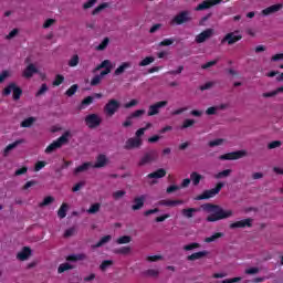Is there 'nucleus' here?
<instances>
[{"mask_svg": "<svg viewBox=\"0 0 283 283\" xmlns=\"http://www.w3.org/2000/svg\"><path fill=\"white\" fill-rule=\"evenodd\" d=\"M94 103V97L93 96H87L85 97L80 105V109H85V107L92 105Z\"/></svg>", "mask_w": 283, "mask_h": 283, "instance_id": "33", "label": "nucleus"}, {"mask_svg": "<svg viewBox=\"0 0 283 283\" xmlns=\"http://www.w3.org/2000/svg\"><path fill=\"white\" fill-rule=\"evenodd\" d=\"M30 255H32V249L24 247L22 249V251L17 254V258L21 262H25V260H28V258H30Z\"/></svg>", "mask_w": 283, "mask_h": 283, "instance_id": "21", "label": "nucleus"}, {"mask_svg": "<svg viewBox=\"0 0 283 283\" xmlns=\"http://www.w3.org/2000/svg\"><path fill=\"white\" fill-rule=\"evenodd\" d=\"M70 138V130L65 132L62 136H60L56 140L51 143L45 148V154H52V151H56V149H61L65 143H67Z\"/></svg>", "mask_w": 283, "mask_h": 283, "instance_id": "2", "label": "nucleus"}, {"mask_svg": "<svg viewBox=\"0 0 283 283\" xmlns=\"http://www.w3.org/2000/svg\"><path fill=\"white\" fill-rule=\"evenodd\" d=\"M48 84H42L40 90L35 93L36 98H39V96H43V94H45V92H48Z\"/></svg>", "mask_w": 283, "mask_h": 283, "instance_id": "51", "label": "nucleus"}, {"mask_svg": "<svg viewBox=\"0 0 283 283\" xmlns=\"http://www.w3.org/2000/svg\"><path fill=\"white\" fill-rule=\"evenodd\" d=\"M202 178H205V177L196 171H192L190 174V181L192 182L193 187H198L200 185V180H202Z\"/></svg>", "mask_w": 283, "mask_h": 283, "instance_id": "28", "label": "nucleus"}, {"mask_svg": "<svg viewBox=\"0 0 283 283\" xmlns=\"http://www.w3.org/2000/svg\"><path fill=\"white\" fill-rule=\"evenodd\" d=\"M156 59L154 56H146L144 60L139 62V67H147V65H151Z\"/></svg>", "mask_w": 283, "mask_h": 283, "instance_id": "36", "label": "nucleus"}, {"mask_svg": "<svg viewBox=\"0 0 283 283\" xmlns=\"http://www.w3.org/2000/svg\"><path fill=\"white\" fill-rule=\"evenodd\" d=\"M244 156H247V150H237L221 155L219 160H240V158H244Z\"/></svg>", "mask_w": 283, "mask_h": 283, "instance_id": "10", "label": "nucleus"}, {"mask_svg": "<svg viewBox=\"0 0 283 283\" xmlns=\"http://www.w3.org/2000/svg\"><path fill=\"white\" fill-rule=\"evenodd\" d=\"M165 176H167V170H165V168H159L156 171L148 174L147 178L149 180L151 179L157 180L158 178H165Z\"/></svg>", "mask_w": 283, "mask_h": 283, "instance_id": "20", "label": "nucleus"}, {"mask_svg": "<svg viewBox=\"0 0 283 283\" xmlns=\"http://www.w3.org/2000/svg\"><path fill=\"white\" fill-rule=\"evenodd\" d=\"M52 202H54V197L52 196H48L43 199L42 202L39 203V207L40 208H43V207H48V205H52Z\"/></svg>", "mask_w": 283, "mask_h": 283, "instance_id": "40", "label": "nucleus"}, {"mask_svg": "<svg viewBox=\"0 0 283 283\" xmlns=\"http://www.w3.org/2000/svg\"><path fill=\"white\" fill-rule=\"evenodd\" d=\"M277 147H282L281 140H274L268 145V149H277Z\"/></svg>", "mask_w": 283, "mask_h": 283, "instance_id": "54", "label": "nucleus"}, {"mask_svg": "<svg viewBox=\"0 0 283 283\" xmlns=\"http://www.w3.org/2000/svg\"><path fill=\"white\" fill-rule=\"evenodd\" d=\"M138 105V99H132L130 102L124 105L125 109H132V107H136Z\"/></svg>", "mask_w": 283, "mask_h": 283, "instance_id": "60", "label": "nucleus"}, {"mask_svg": "<svg viewBox=\"0 0 283 283\" xmlns=\"http://www.w3.org/2000/svg\"><path fill=\"white\" fill-rule=\"evenodd\" d=\"M191 21V12L188 10L179 12L177 15H175L171 20L172 25H182L185 23H189Z\"/></svg>", "mask_w": 283, "mask_h": 283, "instance_id": "6", "label": "nucleus"}, {"mask_svg": "<svg viewBox=\"0 0 283 283\" xmlns=\"http://www.w3.org/2000/svg\"><path fill=\"white\" fill-rule=\"evenodd\" d=\"M219 3H222V0H206V1H202L201 3H199L196 7V10L198 12H200L202 10H209V8H213V6H218Z\"/></svg>", "mask_w": 283, "mask_h": 283, "instance_id": "13", "label": "nucleus"}, {"mask_svg": "<svg viewBox=\"0 0 283 283\" xmlns=\"http://www.w3.org/2000/svg\"><path fill=\"white\" fill-rule=\"evenodd\" d=\"M127 195V191L125 190H117L113 192V200H120V198L125 197Z\"/></svg>", "mask_w": 283, "mask_h": 283, "instance_id": "48", "label": "nucleus"}, {"mask_svg": "<svg viewBox=\"0 0 283 283\" xmlns=\"http://www.w3.org/2000/svg\"><path fill=\"white\" fill-rule=\"evenodd\" d=\"M67 209H69L67 203H62V206L57 210L59 218L61 219L65 218L67 216Z\"/></svg>", "mask_w": 283, "mask_h": 283, "instance_id": "32", "label": "nucleus"}, {"mask_svg": "<svg viewBox=\"0 0 283 283\" xmlns=\"http://www.w3.org/2000/svg\"><path fill=\"white\" fill-rule=\"evenodd\" d=\"M174 39H165V40H163L160 43H159V45L161 46V48H167V46H169V45H174Z\"/></svg>", "mask_w": 283, "mask_h": 283, "instance_id": "57", "label": "nucleus"}, {"mask_svg": "<svg viewBox=\"0 0 283 283\" xmlns=\"http://www.w3.org/2000/svg\"><path fill=\"white\" fill-rule=\"evenodd\" d=\"M220 238H224V233L222 232H216L214 234H212L211 237H208L205 239V242L211 243V242H216V240L220 239Z\"/></svg>", "mask_w": 283, "mask_h": 283, "instance_id": "34", "label": "nucleus"}, {"mask_svg": "<svg viewBox=\"0 0 283 283\" xmlns=\"http://www.w3.org/2000/svg\"><path fill=\"white\" fill-rule=\"evenodd\" d=\"M103 119L97 114H90L85 117V124L90 129H96V127L101 126Z\"/></svg>", "mask_w": 283, "mask_h": 283, "instance_id": "9", "label": "nucleus"}, {"mask_svg": "<svg viewBox=\"0 0 283 283\" xmlns=\"http://www.w3.org/2000/svg\"><path fill=\"white\" fill-rule=\"evenodd\" d=\"M113 253H115V255H129L132 253V247L124 245V247L117 248L113 250Z\"/></svg>", "mask_w": 283, "mask_h": 283, "instance_id": "26", "label": "nucleus"}, {"mask_svg": "<svg viewBox=\"0 0 283 283\" xmlns=\"http://www.w3.org/2000/svg\"><path fill=\"white\" fill-rule=\"evenodd\" d=\"M107 67H112V62L109 60H104L99 65L95 67V72H98V70H107Z\"/></svg>", "mask_w": 283, "mask_h": 283, "instance_id": "42", "label": "nucleus"}, {"mask_svg": "<svg viewBox=\"0 0 283 283\" xmlns=\"http://www.w3.org/2000/svg\"><path fill=\"white\" fill-rule=\"evenodd\" d=\"M144 275L146 277H158V275H160V271L149 269V270L144 271Z\"/></svg>", "mask_w": 283, "mask_h": 283, "instance_id": "38", "label": "nucleus"}, {"mask_svg": "<svg viewBox=\"0 0 283 283\" xmlns=\"http://www.w3.org/2000/svg\"><path fill=\"white\" fill-rule=\"evenodd\" d=\"M282 8H283L282 3L273 4V6H270L265 9H263L261 11V14H263V17H269L271 14H275V12H280V10H282Z\"/></svg>", "mask_w": 283, "mask_h": 283, "instance_id": "16", "label": "nucleus"}, {"mask_svg": "<svg viewBox=\"0 0 283 283\" xmlns=\"http://www.w3.org/2000/svg\"><path fill=\"white\" fill-rule=\"evenodd\" d=\"M185 201L182 200H167L163 199L158 202L160 207H176L177 205H184Z\"/></svg>", "mask_w": 283, "mask_h": 283, "instance_id": "24", "label": "nucleus"}, {"mask_svg": "<svg viewBox=\"0 0 283 283\" xmlns=\"http://www.w3.org/2000/svg\"><path fill=\"white\" fill-rule=\"evenodd\" d=\"M145 114V109H137L135 112H133L129 116L130 118H140V116H143Z\"/></svg>", "mask_w": 283, "mask_h": 283, "instance_id": "56", "label": "nucleus"}, {"mask_svg": "<svg viewBox=\"0 0 283 283\" xmlns=\"http://www.w3.org/2000/svg\"><path fill=\"white\" fill-rule=\"evenodd\" d=\"M148 262H158V260H163V255H150L146 259Z\"/></svg>", "mask_w": 283, "mask_h": 283, "instance_id": "64", "label": "nucleus"}, {"mask_svg": "<svg viewBox=\"0 0 283 283\" xmlns=\"http://www.w3.org/2000/svg\"><path fill=\"white\" fill-rule=\"evenodd\" d=\"M112 240V235L107 234L101 238V240L92 245V249H101V247H103V244H107V242H109Z\"/></svg>", "mask_w": 283, "mask_h": 283, "instance_id": "30", "label": "nucleus"}, {"mask_svg": "<svg viewBox=\"0 0 283 283\" xmlns=\"http://www.w3.org/2000/svg\"><path fill=\"white\" fill-rule=\"evenodd\" d=\"M224 143V139L218 138L214 140H211L208 143L209 147H219V145H222Z\"/></svg>", "mask_w": 283, "mask_h": 283, "instance_id": "52", "label": "nucleus"}, {"mask_svg": "<svg viewBox=\"0 0 283 283\" xmlns=\"http://www.w3.org/2000/svg\"><path fill=\"white\" fill-rule=\"evenodd\" d=\"M48 164L45 161H38L35 163L34 166V171H41V169H43V167H45Z\"/></svg>", "mask_w": 283, "mask_h": 283, "instance_id": "62", "label": "nucleus"}, {"mask_svg": "<svg viewBox=\"0 0 283 283\" xmlns=\"http://www.w3.org/2000/svg\"><path fill=\"white\" fill-rule=\"evenodd\" d=\"M251 227H253V219L251 218L235 221L230 224V229H251Z\"/></svg>", "mask_w": 283, "mask_h": 283, "instance_id": "12", "label": "nucleus"}, {"mask_svg": "<svg viewBox=\"0 0 283 283\" xmlns=\"http://www.w3.org/2000/svg\"><path fill=\"white\" fill-rule=\"evenodd\" d=\"M10 94H13V101H19L21 94H23V90L17 86V83L12 82L3 90V96H10Z\"/></svg>", "mask_w": 283, "mask_h": 283, "instance_id": "5", "label": "nucleus"}, {"mask_svg": "<svg viewBox=\"0 0 283 283\" xmlns=\"http://www.w3.org/2000/svg\"><path fill=\"white\" fill-rule=\"evenodd\" d=\"M196 125V119H185L180 129H188V127H193Z\"/></svg>", "mask_w": 283, "mask_h": 283, "instance_id": "47", "label": "nucleus"}, {"mask_svg": "<svg viewBox=\"0 0 283 283\" xmlns=\"http://www.w3.org/2000/svg\"><path fill=\"white\" fill-rule=\"evenodd\" d=\"M182 70H185V66L179 65L177 70L168 71L167 74H170L171 76H176L177 74H182Z\"/></svg>", "mask_w": 283, "mask_h": 283, "instance_id": "55", "label": "nucleus"}, {"mask_svg": "<svg viewBox=\"0 0 283 283\" xmlns=\"http://www.w3.org/2000/svg\"><path fill=\"white\" fill-rule=\"evenodd\" d=\"M147 197L145 195H142L140 197H136L134 199V205L132 206L133 211H139V209H143L145 207V200Z\"/></svg>", "mask_w": 283, "mask_h": 283, "instance_id": "18", "label": "nucleus"}, {"mask_svg": "<svg viewBox=\"0 0 283 283\" xmlns=\"http://www.w3.org/2000/svg\"><path fill=\"white\" fill-rule=\"evenodd\" d=\"M158 160V150L151 149L146 151L138 161V167H145L146 165H151Z\"/></svg>", "mask_w": 283, "mask_h": 283, "instance_id": "4", "label": "nucleus"}, {"mask_svg": "<svg viewBox=\"0 0 283 283\" xmlns=\"http://www.w3.org/2000/svg\"><path fill=\"white\" fill-rule=\"evenodd\" d=\"M260 273V268H250L245 270V275H255Z\"/></svg>", "mask_w": 283, "mask_h": 283, "instance_id": "59", "label": "nucleus"}, {"mask_svg": "<svg viewBox=\"0 0 283 283\" xmlns=\"http://www.w3.org/2000/svg\"><path fill=\"white\" fill-rule=\"evenodd\" d=\"M132 67V62H123L114 72L115 76H120V74H125L126 70Z\"/></svg>", "mask_w": 283, "mask_h": 283, "instance_id": "25", "label": "nucleus"}, {"mask_svg": "<svg viewBox=\"0 0 283 283\" xmlns=\"http://www.w3.org/2000/svg\"><path fill=\"white\" fill-rule=\"evenodd\" d=\"M76 92H78V84H73L66 92L65 95L69 97L74 96V94H76Z\"/></svg>", "mask_w": 283, "mask_h": 283, "instance_id": "41", "label": "nucleus"}, {"mask_svg": "<svg viewBox=\"0 0 283 283\" xmlns=\"http://www.w3.org/2000/svg\"><path fill=\"white\" fill-rule=\"evenodd\" d=\"M36 123V118L29 117L21 122L20 127H32Z\"/></svg>", "mask_w": 283, "mask_h": 283, "instance_id": "35", "label": "nucleus"}, {"mask_svg": "<svg viewBox=\"0 0 283 283\" xmlns=\"http://www.w3.org/2000/svg\"><path fill=\"white\" fill-rule=\"evenodd\" d=\"M209 252L207 250L195 252L187 256L188 262H196V260H202V258H207Z\"/></svg>", "mask_w": 283, "mask_h": 283, "instance_id": "19", "label": "nucleus"}, {"mask_svg": "<svg viewBox=\"0 0 283 283\" xmlns=\"http://www.w3.org/2000/svg\"><path fill=\"white\" fill-rule=\"evenodd\" d=\"M65 81V76L57 74L55 76V80L53 81V86L59 87V85H62V83Z\"/></svg>", "mask_w": 283, "mask_h": 283, "instance_id": "50", "label": "nucleus"}, {"mask_svg": "<svg viewBox=\"0 0 283 283\" xmlns=\"http://www.w3.org/2000/svg\"><path fill=\"white\" fill-rule=\"evenodd\" d=\"M81 59L78 57V54H75L71 57V60L69 61V67H76V65H78Z\"/></svg>", "mask_w": 283, "mask_h": 283, "instance_id": "43", "label": "nucleus"}, {"mask_svg": "<svg viewBox=\"0 0 283 283\" xmlns=\"http://www.w3.org/2000/svg\"><path fill=\"white\" fill-rule=\"evenodd\" d=\"M101 81H103V77H101L99 75H95L91 81L92 87H96V85H99Z\"/></svg>", "mask_w": 283, "mask_h": 283, "instance_id": "58", "label": "nucleus"}, {"mask_svg": "<svg viewBox=\"0 0 283 283\" xmlns=\"http://www.w3.org/2000/svg\"><path fill=\"white\" fill-rule=\"evenodd\" d=\"M23 143V139H18L11 144H9L6 148H4V156H8V154H10V151H12V149H17V147H19V145H21Z\"/></svg>", "mask_w": 283, "mask_h": 283, "instance_id": "29", "label": "nucleus"}, {"mask_svg": "<svg viewBox=\"0 0 283 283\" xmlns=\"http://www.w3.org/2000/svg\"><path fill=\"white\" fill-rule=\"evenodd\" d=\"M105 8H109V3L104 2V3L99 4L98 7H96L92 11L93 17H96V14H99V12H103V10H105Z\"/></svg>", "mask_w": 283, "mask_h": 283, "instance_id": "37", "label": "nucleus"}, {"mask_svg": "<svg viewBox=\"0 0 283 283\" xmlns=\"http://www.w3.org/2000/svg\"><path fill=\"white\" fill-rule=\"evenodd\" d=\"M168 104L169 102L167 101H160L150 105L148 107L147 116H157V114H160V109H163V107H167Z\"/></svg>", "mask_w": 283, "mask_h": 283, "instance_id": "11", "label": "nucleus"}, {"mask_svg": "<svg viewBox=\"0 0 283 283\" xmlns=\"http://www.w3.org/2000/svg\"><path fill=\"white\" fill-rule=\"evenodd\" d=\"M34 74H39V69H36V66H34V64H29L24 69L22 76L24 78H32V76H34Z\"/></svg>", "mask_w": 283, "mask_h": 283, "instance_id": "17", "label": "nucleus"}, {"mask_svg": "<svg viewBox=\"0 0 283 283\" xmlns=\"http://www.w3.org/2000/svg\"><path fill=\"white\" fill-rule=\"evenodd\" d=\"M193 249H200V243H190L184 247V251H193Z\"/></svg>", "mask_w": 283, "mask_h": 283, "instance_id": "53", "label": "nucleus"}, {"mask_svg": "<svg viewBox=\"0 0 283 283\" xmlns=\"http://www.w3.org/2000/svg\"><path fill=\"white\" fill-rule=\"evenodd\" d=\"M228 176H231V169H226L223 171L218 172L214 178H217V180H220V178H228Z\"/></svg>", "mask_w": 283, "mask_h": 283, "instance_id": "49", "label": "nucleus"}, {"mask_svg": "<svg viewBox=\"0 0 283 283\" xmlns=\"http://www.w3.org/2000/svg\"><path fill=\"white\" fill-rule=\"evenodd\" d=\"M105 165H107V156L98 155L96 158V163L94 165L92 164V167L94 169H102V167H105Z\"/></svg>", "mask_w": 283, "mask_h": 283, "instance_id": "22", "label": "nucleus"}, {"mask_svg": "<svg viewBox=\"0 0 283 283\" xmlns=\"http://www.w3.org/2000/svg\"><path fill=\"white\" fill-rule=\"evenodd\" d=\"M129 242H132V238L129 235H123L116 240L117 244H129Z\"/></svg>", "mask_w": 283, "mask_h": 283, "instance_id": "46", "label": "nucleus"}, {"mask_svg": "<svg viewBox=\"0 0 283 283\" xmlns=\"http://www.w3.org/2000/svg\"><path fill=\"white\" fill-rule=\"evenodd\" d=\"M118 109H120V102H118V99H109L104 106V113L106 116H114Z\"/></svg>", "mask_w": 283, "mask_h": 283, "instance_id": "8", "label": "nucleus"}, {"mask_svg": "<svg viewBox=\"0 0 283 283\" xmlns=\"http://www.w3.org/2000/svg\"><path fill=\"white\" fill-rule=\"evenodd\" d=\"M92 167V161H86L81 166L76 167L73 171L74 176H78V174H83V171H87Z\"/></svg>", "mask_w": 283, "mask_h": 283, "instance_id": "27", "label": "nucleus"}, {"mask_svg": "<svg viewBox=\"0 0 283 283\" xmlns=\"http://www.w3.org/2000/svg\"><path fill=\"white\" fill-rule=\"evenodd\" d=\"M238 282H242V277L237 276V277H232V279H226L221 283H238Z\"/></svg>", "mask_w": 283, "mask_h": 283, "instance_id": "61", "label": "nucleus"}, {"mask_svg": "<svg viewBox=\"0 0 283 283\" xmlns=\"http://www.w3.org/2000/svg\"><path fill=\"white\" fill-rule=\"evenodd\" d=\"M143 146V139L140 138H128L125 143L124 149H138Z\"/></svg>", "mask_w": 283, "mask_h": 283, "instance_id": "14", "label": "nucleus"}, {"mask_svg": "<svg viewBox=\"0 0 283 283\" xmlns=\"http://www.w3.org/2000/svg\"><path fill=\"white\" fill-rule=\"evenodd\" d=\"M198 211H200V208H185L181 210V216L187 220H191L193 213H198Z\"/></svg>", "mask_w": 283, "mask_h": 283, "instance_id": "23", "label": "nucleus"}, {"mask_svg": "<svg viewBox=\"0 0 283 283\" xmlns=\"http://www.w3.org/2000/svg\"><path fill=\"white\" fill-rule=\"evenodd\" d=\"M107 45H109V38H105L102 43L96 46L97 52H103V50L107 49Z\"/></svg>", "mask_w": 283, "mask_h": 283, "instance_id": "39", "label": "nucleus"}, {"mask_svg": "<svg viewBox=\"0 0 283 283\" xmlns=\"http://www.w3.org/2000/svg\"><path fill=\"white\" fill-rule=\"evenodd\" d=\"M201 209L208 211V213H212L207 217V222H218L219 220H227V218L233 216V210H224L222 207L213 203H205L201 206Z\"/></svg>", "mask_w": 283, "mask_h": 283, "instance_id": "1", "label": "nucleus"}, {"mask_svg": "<svg viewBox=\"0 0 283 283\" xmlns=\"http://www.w3.org/2000/svg\"><path fill=\"white\" fill-rule=\"evenodd\" d=\"M72 269H74V265L70 263H62L57 268V273H65V271H72Z\"/></svg>", "mask_w": 283, "mask_h": 283, "instance_id": "31", "label": "nucleus"}, {"mask_svg": "<svg viewBox=\"0 0 283 283\" xmlns=\"http://www.w3.org/2000/svg\"><path fill=\"white\" fill-rule=\"evenodd\" d=\"M99 211H101V203L96 202L90 207V209L87 210V213L94 214V213H98Z\"/></svg>", "mask_w": 283, "mask_h": 283, "instance_id": "44", "label": "nucleus"}, {"mask_svg": "<svg viewBox=\"0 0 283 283\" xmlns=\"http://www.w3.org/2000/svg\"><path fill=\"white\" fill-rule=\"evenodd\" d=\"M213 36V29H206L201 33H199L195 41L196 43H205L208 39H211Z\"/></svg>", "mask_w": 283, "mask_h": 283, "instance_id": "15", "label": "nucleus"}, {"mask_svg": "<svg viewBox=\"0 0 283 283\" xmlns=\"http://www.w3.org/2000/svg\"><path fill=\"white\" fill-rule=\"evenodd\" d=\"M224 184L218 182L214 188L209 190H203L201 195H198L195 200H209L210 198H216L220 191H222Z\"/></svg>", "mask_w": 283, "mask_h": 283, "instance_id": "3", "label": "nucleus"}, {"mask_svg": "<svg viewBox=\"0 0 283 283\" xmlns=\"http://www.w3.org/2000/svg\"><path fill=\"white\" fill-rule=\"evenodd\" d=\"M238 41H242V34H240V31H234L227 33L221 40V44L224 45V43H228V45H235Z\"/></svg>", "mask_w": 283, "mask_h": 283, "instance_id": "7", "label": "nucleus"}, {"mask_svg": "<svg viewBox=\"0 0 283 283\" xmlns=\"http://www.w3.org/2000/svg\"><path fill=\"white\" fill-rule=\"evenodd\" d=\"M180 186L171 185L166 189L167 193H174V191H179Z\"/></svg>", "mask_w": 283, "mask_h": 283, "instance_id": "63", "label": "nucleus"}, {"mask_svg": "<svg viewBox=\"0 0 283 283\" xmlns=\"http://www.w3.org/2000/svg\"><path fill=\"white\" fill-rule=\"evenodd\" d=\"M114 265V261L112 260H104L101 265H99V269L102 271H107V269H109V266H113Z\"/></svg>", "mask_w": 283, "mask_h": 283, "instance_id": "45", "label": "nucleus"}]
</instances>
